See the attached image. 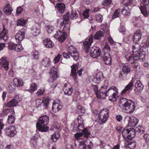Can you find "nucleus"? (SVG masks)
I'll return each instance as SVG.
<instances>
[{"mask_svg":"<svg viewBox=\"0 0 149 149\" xmlns=\"http://www.w3.org/2000/svg\"><path fill=\"white\" fill-rule=\"evenodd\" d=\"M118 104L121 109L127 111L130 113H132L135 109L134 102L125 98H120Z\"/></svg>","mask_w":149,"mask_h":149,"instance_id":"obj_1","label":"nucleus"},{"mask_svg":"<svg viewBox=\"0 0 149 149\" xmlns=\"http://www.w3.org/2000/svg\"><path fill=\"white\" fill-rule=\"evenodd\" d=\"M49 120V117L47 115L43 116L39 118L38 122L36 123V127L39 131L45 132L48 130L49 127L47 125Z\"/></svg>","mask_w":149,"mask_h":149,"instance_id":"obj_2","label":"nucleus"},{"mask_svg":"<svg viewBox=\"0 0 149 149\" xmlns=\"http://www.w3.org/2000/svg\"><path fill=\"white\" fill-rule=\"evenodd\" d=\"M136 133L135 130L130 127L124 129L122 132V134L125 140L128 142L135 136Z\"/></svg>","mask_w":149,"mask_h":149,"instance_id":"obj_3","label":"nucleus"},{"mask_svg":"<svg viewBox=\"0 0 149 149\" xmlns=\"http://www.w3.org/2000/svg\"><path fill=\"white\" fill-rule=\"evenodd\" d=\"M107 85H104L102 86L99 92L96 93V96L99 99L103 98L109 96V91L111 88H109L107 90Z\"/></svg>","mask_w":149,"mask_h":149,"instance_id":"obj_4","label":"nucleus"},{"mask_svg":"<svg viewBox=\"0 0 149 149\" xmlns=\"http://www.w3.org/2000/svg\"><path fill=\"white\" fill-rule=\"evenodd\" d=\"M108 111L107 109H102L99 112L98 118L100 124H102L105 123L107 121L109 117Z\"/></svg>","mask_w":149,"mask_h":149,"instance_id":"obj_5","label":"nucleus"},{"mask_svg":"<svg viewBox=\"0 0 149 149\" xmlns=\"http://www.w3.org/2000/svg\"><path fill=\"white\" fill-rule=\"evenodd\" d=\"M70 15L68 13L65 15L63 19H61L58 21V23L60 24L61 28L63 26V30H66V28L69 27V26L68 25L69 23Z\"/></svg>","mask_w":149,"mask_h":149,"instance_id":"obj_6","label":"nucleus"},{"mask_svg":"<svg viewBox=\"0 0 149 149\" xmlns=\"http://www.w3.org/2000/svg\"><path fill=\"white\" fill-rule=\"evenodd\" d=\"M68 50L73 59L75 61H77L79 59V54L75 47L73 45H70L68 47Z\"/></svg>","mask_w":149,"mask_h":149,"instance_id":"obj_7","label":"nucleus"},{"mask_svg":"<svg viewBox=\"0 0 149 149\" xmlns=\"http://www.w3.org/2000/svg\"><path fill=\"white\" fill-rule=\"evenodd\" d=\"M90 56L93 58H96L100 56L101 51L99 47L93 46L91 47L89 51Z\"/></svg>","mask_w":149,"mask_h":149,"instance_id":"obj_8","label":"nucleus"},{"mask_svg":"<svg viewBox=\"0 0 149 149\" xmlns=\"http://www.w3.org/2000/svg\"><path fill=\"white\" fill-rule=\"evenodd\" d=\"M139 56L137 55H133L132 54L131 56V55L129 57L126 56V58L128 61L132 63H135V61L141 59L143 60V58H144L145 56L144 54H141Z\"/></svg>","mask_w":149,"mask_h":149,"instance_id":"obj_9","label":"nucleus"},{"mask_svg":"<svg viewBox=\"0 0 149 149\" xmlns=\"http://www.w3.org/2000/svg\"><path fill=\"white\" fill-rule=\"evenodd\" d=\"M141 7L140 8V10L142 13L145 17H146L148 15V12L146 6H148L149 4L148 0H141Z\"/></svg>","mask_w":149,"mask_h":149,"instance_id":"obj_10","label":"nucleus"},{"mask_svg":"<svg viewBox=\"0 0 149 149\" xmlns=\"http://www.w3.org/2000/svg\"><path fill=\"white\" fill-rule=\"evenodd\" d=\"M67 33L65 32H62L60 31H58L56 32L54 35V37L58 40V41L61 42H63L65 40L67 37Z\"/></svg>","mask_w":149,"mask_h":149,"instance_id":"obj_11","label":"nucleus"},{"mask_svg":"<svg viewBox=\"0 0 149 149\" xmlns=\"http://www.w3.org/2000/svg\"><path fill=\"white\" fill-rule=\"evenodd\" d=\"M8 48L10 50L14 49L17 52H20L23 49L22 45L20 44H15L13 42H10L8 43Z\"/></svg>","mask_w":149,"mask_h":149,"instance_id":"obj_12","label":"nucleus"},{"mask_svg":"<svg viewBox=\"0 0 149 149\" xmlns=\"http://www.w3.org/2000/svg\"><path fill=\"white\" fill-rule=\"evenodd\" d=\"M5 132L6 135L10 137L14 136L16 133L15 127L13 126L6 128Z\"/></svg>","mask_w":149,"mask_h":149,"instance_id":"obj_13","label":"nucleus"},{"mask_svg":"<svg viewBox=\"0 0 149 149\" xmlns=\"http://www.w3.org/2000/svg\"><path fill=\"white\" fill-rule=\"evenodd\" d=\"M135 94L137 95L140 94L143 88V86L140 81H137L135 84Z\"/></svg>","mask_w":149,"mask_h":149,"instance_id":"obj_14","label":"nucleus"},{"mask_svg":"<svg viewBox=\"0 0 149 149\" xmlns=\"http://www.w3.org/2000/svg\"><path fill=\"white\" fill-rule=\"evenodd\" d=\"M25 32V29H22L16 34L15 38L17 42L21 41L24 38Z\"/></svg>","mask_w":149,"mask_h":149,"instance_id":"obj_15","label":"nucleus"},{"mask_svg":"<svg viewBox=\"0 0 149 149\" xmlns=\"http://www.w3.org/2000/svg\"><path fill=\"white\" fill-rule=\"evenodd\" d=\"M103 60L105 64L107 65H110L111 63V56L109 53L105 52L102 56Z\"/></svg>","mask_w":149,"mask_h":149,"instance_id":"obj_16","label":"nucleus"},{"mask_svg":"<svg viewBox=\"0 0 149 149\" xmlns=\"http://www.w3.org/2000/svg\"><path fill=\"white\" fill-rule=\"evenodd\" d=\"M0 65L4 68L6 70H8L9 62L7 61L6 57H3L0 59Z\"/></svg>","mask_w":149,"mask_h":149,"instance_id":"obj_17","label":"nucleus"},{"mask_svg":"<svg viewBox=\"0 0 149 149\" xmlns=\"http://www.w3.org/2000/svg\"><path fill=\"white\" fill-rule=\"evenodd\" d=\"M84 142L83 146L84 149H91L93 146L92 142L87 138H84Z\"/></svg>","mask_w":149,"mask_h":149,"instance_id":"obj_18","label":"nucleus"},{"mask_svg":"<svg viewBox=\"0 0 149 149\" xmlns=\"http://www.w3.org/2000/svg\"><path fill=\"white\" fill-rule=\"evenodd\" d=\"M21 100L20 98H19L18 96H16L15 98L10 101L7 103V106L8 107H13L16 105L17 103Z\"/></svg>","mask_w":149,"mask_h":149,"instance_id":"obj_19","label":"nucleus"},{"mask_svg":"<svg viewBox=\"0 0 149 149\" xmlns=\"http://www.w3.org/2000/svg\"><path fill=\"white\" fill-rule=\"evenodd\" d=\"M57 72L58 69L54 67H53L51 69L50 73L51 81H52V79L55 80L58 77Z\"/></svg>","mask_w":149,"mask_h":149,"instance_id":"obj_20","label":"nucleus"},{"mask_svg":"<svg viewBox=\"0 0 149 149\" xmlns=\"http://www.w3.org/2000/svg\"><path fill=\"white\" fill-rule=\"evenodd\" d=\"M142 33L140 30H137L134 33L133 38V42L135 43H138V42L141 39Z\"/></svg>","mask_w":149,"mask_h":149,"instance_id":"obj_21","label":"nucleus"},{"mask_svg":"<svg viewBox=\"0 0 149 149\" xmlns=\"http://www.w3.org/2000/svg\"><path fill=\"white\" fill-rule=\"evenodd\" d=\"M141 46H139L138 45H136L135 46H133V49L132 50V54L133 55H137L139 56L141 54H143L142 51H141Z\"/></svg>","mask_w":149,"mask_h":149,"instance_id":"obj_22","label":"nucleus"},{"mask_svg":"<svg viewBox=\"0 0 149 149\" xmlns=\"http://www.w3.org/2000/svg\"><path fill=\"white\" fill-rule=\"evenodd\" d=\"M126 118H128L129 123L131 126L135 127L139 121L138 119L134 117H127Z\"/></svg>","mask_w":149,"mask_h":149,"instance_id":"obj_23","label":"nucleus"},{"mask_svg":"<svg viewBox=\"0 0 149 149\" xmlns=\"http://www.w3.org/2000/svg\"><path fill=\"white\" fill-rule=\"evenodd\" d=\"M43 43L45 47L47 48H51L54 45V44L51 40L48 38H47L43 40Z\"/></svg>","mask_w":149,"mask_h":149,"instance_id":"obj_24","label":"nucleus"},{"mask_svg":"<svg viewBox=\"0 0 149 149\" xmlns=\"http://www.w3.org/2000/svg\"><path fill=\"white\" fill-rule=\"evenodd\" d=\"M3 31L1 33L0 32V40H3L5 41H6L8 39L7 35L8 32L6 30L4 25H3Z\"/></svg>","mask_w":149,"mask_h":149,"instance_id":"obj_25","label":"nucleus"},{"mask_svg":"<svg viewBox=\"0 0 149 149\" xmlns=\"http://www.w3.org/2000/svg\"><path fill=\"white\" fill-rule=\"evenodd\" d=\"M71 72L70 75L73 78L74 80L76 79L77 74L76 73V70L78 68L77 65L76 64H74L71 67Z\"/></svg>","mask_w":149,"mask_h":149,"instance_id":"obj_26","label":"nucleus"},{"mask_svg":"<svg viewBox=\"0 0 149 149\" xmlns=\"http://www.w3.org/2000/svg\"><path fill=\"white\" fill-rule=\"evenodd\" d=\"M134 86V82L133 81L131 80L129 84L126 85L125 88L123 90L121 93V95L123 94L126 91H129L132 89Z\"/></svg>","mask_w":149,"mask_h":149,"instance_id":"obj_27","label":"nucleus"},{"mask_svg":"<svg viewBox=\"0 0 149 149\" xmlns=\"http://www.w3.org/2000/svg\"><path fill=\"white\" fill-rule=\"evenodd\" d=\"M92 38L90 39L89 42L86 41L84 42L83 45L84 46V49L86 53H87L88 52L90 46L91 45L92 42Z\"/></svg>","mask_w":149,"mask_h":149,"instance_id":"obj_28","label":"nucleus"},{"mask_svg":"<svg viewBox=\"0 0 149 149\" xmlns=\"http://www.w3.org/2000/svg\"><path fill=\"white\" fill-rule=\"evenodd\" d=\"M56 7L58 10V12L62 13L65 10V6L62 3H58L56 4Z\"/></svg>","mask_w":149,"mask_h":149,"instance_id":"obj_29","label":"nucleus"},{"mask_svg":"<svg viewBox=\"0 0 149 149\" xmlns=\"http://www.w3.org/2000/svg\"><path fill=\"white\" fill-rule=\"evenodd\" d=\"M13 9L10 7L9 3H8L4 7L3 11L6 15H10L11 14Z\"/></svg>","mask_w":149,"mask_h":149,"instance_id":"obj_30","label":"nucleus"},{"mask_svg":"<svg viewBox=\"0 0 149 149\" xmlns=\"http://www.w3.org/2000/svg\"><path fill=\"white\" fill-rule=\"evenodd\" d=\"M104 33L103 31H99L97 32L94 36V39L96 40H99L104 36Z\"/></svg>","mask_w":149,"mask_h":149,"instance_id":"obj_31","label":"nucleus"},{"mask_svg":"<svg viewBox=\"0 0 149 149\" xmlns=\"http://www.w3.org/2000/svg\"><path fill=\"white\" fill-rule=\"evenodd\" d=\"M62 108V105L58 103H56L53 105L52 109L54 111L57 112L59 111Z\"/></svg>","mask_w":149,"mask_h":149,"instance_id":"obj_32","label":"nucleus"},{"mask_svg":"<svg viewBox=\"0 0 149 149\" xmlns=\"http://www.w3.org/2000/svg\"><path fill=\"white\" fill-rule=\"evenodd\" d=\"M102 77V73L101 72L98 73L96 74L93 79V81L96 83H98Z\"/></svg>","mask_w":149,"mask_h":149,"instance_id":"obj_33","label":"nucleus"},{"mask_svg":"<svg viewBox=\"0 0 149 149\" xmlns=\"http://www.w3.org/2000/svg\"><path fill=\"white\" fill-rule=\"evenodd\" d=\"M121 12L124 15H127L130 14V9L127 6H125L122 10Z\"/></svg>","mask_w":149,"mask_h":149,"instance_id":"obj_34","label":"nucleus"},{"mask_svg":"<svg viewBox=\"0 0 149 149\" xmlns=\"http://www.w3.org/2000/svg\"><path fill=\"white\" fill-rule=\"evenodd\" d=\"M60 137V135L58 132H55L51 136V140L54 142H56Z\"/></svg>","mask_w":149,"mask_h":149,"instance_id":"obj_35","label":"nucleus"},{"mask_svg":"<svg viewBox=\"0 0 149 149\" xmlns=\"http://www.w3.org/2000/svg\"><path fill=\"white\" fill-rule=\"evenodd\" d=\"M13 82L15 84L17 87L22 86L24 84L22 80H18L17 78H14L13 80Z\"/></svg>","mask_w":149,"mask_h":149,"instance_id":"obj_36","label":"nucleus"},{"mask_svg":"<svg viewBox=\"0 0 149 149\" xmlns=\"http://www.w3.org/2000/svg\"><path fill=\"white\" fill-rule=\"evenodd\" d=\"M50 63V61L49 58H45L43 60L42 64L44 66L48 67Z\"/></svg>","mask_w":149,"mask_h":149,"instance_id":"obj_37","label":"nucleus"},{"mask_svg":"<svg viewBox=\"0 0 149 149\" xmlns=\"http://www.w3.org/2000/svg\"><path fill=\"white\" fill-rule=\"evenodd\" d=\"M63 89L64 90V94L68 96L71 95L73 92V90L72 88H66V87H64Z\"/></svg>","mask_w":149,"mask_h":149,"instance_id":"obj_38","label":"nucleus"},{"mask_svg":"<svg viewBox=\"0 0 149 149\" xmlns=\"http://www.w3.org/2000/svg\"><path fill=\"white\" fill-rule=\"evenodd\" d=\"M37 89V85L34 83H32L31 85V86L29 90V91L33 92Z\"/></svg>","mask_w":149,"mask_h":149,"instance_id":"obj_39","label":"nucleus"},{"mask_svg":"<svg viewBox=\"0 0 149 149\" xmlns=\"http://www.w3.org/2000/svg\"><path fill=\"white\" fill-rule=\"evenodd\" d=\"M16 86L14 82L12 83L8 86V90L10 93H12L15 91Z\"/></svg>","mask_w":149,"mask_h":149,"instance_id":"obj_40","label":"nucleus"},{"mask_svg":"<svg viewBox=\"0 0 149 149\" xmlns=\"http://www.w3.org/2000/svg\"><path fill=\"white\" fill-rule=\"evenodd\" d=\"M122 70L123 72L125 74H127L130 72L131 71L130 68L127 65L125 64L123 66Z\"/></svg>","mask_w":149,"mask_h":149,"instance_id":"obj_41","label":"nucleus"},{"mask_svg":"<svg viewBox=\"0 0 149 149\" xmlns=\"http://www.w3.org/2000/svg\"><path fill=\"white\" fill-rule=\"evenodd\" d=\"M15 120L14 116L11 115L8 116L7 121L9 124H11L14 123Z\"/></svg>","mask_w":149,"mask_h":149,"instance_id":"obj_42","label":"nucleus"},{"mask_svg":"<svg viewBox=\"0 0 149 149\" xmlns=\"http://www.w3.org/2000/svg\"><path fill=\"white\" fill-rule=\"evenodd\" d=\"M77 111L79 113H84L85 112V109L81 105H78L77 106Z\"/></svg>","mask_w":149,"mask_h":149,"instance_id":"obj_43","label":"nucleus"},{"mask_svg":"<svg viewBox=\"0 0 149 149\" xmlns=\"http://www.w3.org/2000/svg\"><path fill=\"white\" fill-rule=\"evenodd\" d=\"M82 132L84 134V136L83 135L84 138H88V136L90 134V133L88 131L86 128L82 130Z\"/></svg>","mask_w":149,"mask_h":149,"instance_id":"obj_44","label":"nucleus"},{"mask_svg":"<svg viewBox=\"0 0 149 149\" xmlns=\"http://www.w3.org/2000/svg\"><path fill=\"white\" fill-rule=\"evenodd\" d=\"M78 15L76 11H72L71 12L70 18L72 19H74L77 18Z\"/></svg>","mask_w":149,"mask_h":149,"instance_id":"obj_45","label":"nucleus"},{"mask_svg":"<svg viewBox=\"0 0 149 149\" xmlns=\"http://www.w3.org/2000/svg\"><path fill=\"white\" fill-rule=\"evenodd\" d=\"M26 23V21L24 19H21L19 20L17 22V25L18 26H24Z\"/></svg>","mask_w":149,"mask_h":149,"instance_id":"obj_46","label":"nucleus"},{"mask_svg":"<svg viewBox=\"0 0 149 149\" xmlns=\"http://www.w3.org/2000/svg\"><path fill=\"white\" fill-rule=\"evenodd\" d=\"M78 123L79 124L78 126V128L79 130H82V129H81L80 128H83L84 127V125H83V120H77Z\"/></svg>","mask_w":149,"mask_h":149,"instance_id":"obj_47","label":"nucleus"},{"mask_svg":"<svg viewBox=\"0 0 149 149\" xmlns=\"http://www.w3.org/2000/svg\"><path fill=\"white\" fill-rule=\"evenodd\" d=\"M111 0H104L102 3V4L105 6H108L111 3Z\"/></svg>","mask_w":149,"mask_h":149,"instance_id":"obj_48","label":"nucleus"},{"mask_svg":"<svg viewBox=\"0 0 149 149\" xmlns=\"http://www.w3.org/2000/svg\"><path fill=\"white\" fill-rule=\"evenodd\" d=\"M31 54L33 56L34 59H37L39 58V53L38 51L36 50L34 52H32Z\"/></svg>","mask_w":149,"mask_h":149,"instance_id":"obj_49","label":"nucleus"},{"mask_svg":"<svg viewBox=\"0 0 149 149\" xmlns=\"http://www.w3.org/2000/svg\"><path fill=\"white\" fill-rule=\"evenodd\" d=\"M137 132L141 134H143L145 132V129L141 126L138 128Z\"/></svg>","mask_w":149,"mask_h":149,"instance_id":"obj_50","label":"nucleus"},{"mask_svg":"<svg viewBox=\"0 0 149 149\" xmlns=\"http://www.w3.org/2000/svg\"><path fill=\"white\" fill-rule=\"evenodd\" d=\"M40 30L37 28L33 29L32 30V33L34 36H38L39 34Z\"/></svg>","mask_w":149,"mask_h":149,"instance_id":"obj_51","label":"nucleus"},{"mask_svg":"<svg viewBox=\"0 0 149 149\" xmlns=\"http://www.w3.org/2000/svg\"><path fill=\"white\" fill-rule=\"evenodd\" d=\"M75 138V141L79 139L82 138L83 137V134L82 133H79L74 134Z\"/></svg>","mask_w":149,"mask_h":149,"instance_id":"obj_52","label":"nucleus"},{"mask_svg":"<svg viewBox=\"0 0 149 149\" xmlns=\"http://www.w3.org/2000/svg\"><path fill=\"white\" fill-rule=\"evenodd\" d=\"M84 138L83 136L82 138H80V139H79L75 141V142L76 141H77L79 142V144L80 146H82L84 145Z\"/></svg>","mask_w":149,"mask_h":149,"instance_id":"obj_53","label":"nucleus"},{"mask_svg":"<svg viewBox=\"0 0 149 149\" xmlns=\"http://www.w3.org/2000/svg\"><path fill=\"white\" fill-rule=\"evenodd\" d=\"M119 12H118V10H115L112 17V19H114L116 17H118L119 16Z\"/></svg>","mask_w":149,"mask_h":149,"instance_id":"obj_54","label":"nucleus"},{"mask_svg":"<svg viewBox=\"0 0 149 149\" xmlns=\"http://www.w3.org/2000/svg\"><path fill=\"white\" fill-rule=\"evenodd\" d=\"M54 28L53 26H48L47 27V31L49 33H51L53 31Z\"/></svg>","mask_w":149,"mask_h":149,"instance_id":"obj_55","label":"nucleus"},{"mask_svg":"<svg viewBox=\"0 0 149 149\" xmlns=\"http://www.w3.org/2000/svg\"><path fill=\"white\" fill-rule=\"evenodd\" d=\"M43 105L45 106V108H47L49 104V100H48L43 99L42 100Z\"/></svg>","mask_w":149,"mask_h":149,"instance_id":"obj_56","label":"nucleus"},{"mask_svg":"<svg viewBox=\"0 0 149 149\" xmlns=\"http://www.w3.org/2000/svg\"><path fill=\"white\" fill-rule=\"evenodd\" d=\"M132 0H123V2L125 5L126 6L132 4Z\"/></svg>","mask_w":149,"mask_h":149,"instance_id":"obj_57","label":"nucleus"},{"mask_svg":"<svg viewBox=\"0 0 149 149\" xmlns=\"http://www.w3.org/2000/svg\"><path fill=\"white\" fill-rule=\"evenodd\" d=\"M102 16L101 15H98L96 17V20L99 22L101 23L102 20Z\"/></svg>","mask_w":149,"mask_h":149,"instance_id":"obj_58","label":"nucleus"},{"mask_svg":"<svg viewBox=\"0 0 149 149\" xmlns=\"http://www.w3.org/2000/svg\"><path fill=\"white\" fill-rule=\"evenodd\" d=\"M143 138L146 142H149V134H145L143 135Z\"/></svg>","mask_w":149,"mask_h":149,"instance_id":"obj_59","label":"nucleus"},{"mask_svg":"<svg viewBox=\"0 0 149 149\" xmlns=\"http://www.w3.org/2000/svg\"><path fill=\"white\" fill-rule=\"evenodd\" d=\"M109 93L110 94L109 96H111L112 97L114 98L115 99L117 97V95L116 93L113 92L112 91H109Z\"/></svg>","mask_w":149,"mask_h":149,"instance_id":"obj_60","label":"nucleus"},{"mask_svg":"<svg viewBox=\"0 0 149 149\" xmlns=\"http://www.w3.org/2000/svg\"><path fill=\"white\" fill-rule=\"evenodd\" d=\"M83 16L86 18H88L89 17L88 11L86 10L84 11L83 13Z\"/></svg>","mask_w":149,"mask_h":149,"instance_id":"obj_61","label":"nucleus"},{"mask_svg":"<svg viewBox=\"0 0 149 149\" xmlns=\"http://www.w3.org/2000/svg\"><path fill=\"white\" fill-rule=\"evenodd\" d=\"M104 50H107L108 51H107V52H110V51L111 49L110 48V47L109 45L107 44H106L104 46Z\"/></svg>","mask_w":149,"mask_h":149,"instance_id":"obj_62","label":"nucleus"},{"mask_svg":"<svg viewBox=\"0 0 149 149\" xmlns=\"http://www.w3.org/2000/svg\"><path fill=\"white\" fill-rule=\"evenodd\" d=\"M61 56V55L58 54L57 56L55 58L54 60L55 61V63L58 62L59 61Z\"/></svg>","mask_w":149,"mask_h":149,"instance_id":"obj_63","label":"nucleus"},{"mask_svg":"<svg viewBox=\"0 0 149 149\" xmlns=\"http://www.w3.org/2000/svg\"><path fill=\"white\" fill-rule=\"evenodd\" d=\"M42 102V100L41 99L37 100L36 101V104L38 107L40 106Z\"/></svg>","mask_w":149,"mask_h":149,"instance_id":"obj_64","label":"nucleus"}]
</instances>
